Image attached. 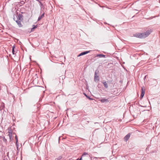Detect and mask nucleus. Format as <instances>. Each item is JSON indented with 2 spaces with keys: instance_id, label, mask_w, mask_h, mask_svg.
I'll return each instance as SVG.
<instances>
[{
  "instance_id": "14",
  "label": "nucleus",
  "mask_w": 160,
  "mask_h": 160,
  "mask_svg": "<svg viewBox=\"0 0 160 160\" xmlns=\"http://www.w3.org/2000/svg\"><path fill=\"white\" fill-rule=\"evenodd\" d=\"M5 108L4 104L3 102H2L0 108L1 109V110L2 109H3Z\"/></svg>"
},
{
  "instance_id": "18",
  "label": "nucleus",
  "mask_w": 160,
  "mask_h": 160,
  "mask_svg": "<svg viewBox=\"0 0 160 160\" xmlns=\"http://www.w3.org/2000/svg\"><path fill=\"white\" fill-rule=\"evenodd\" d=\"M32 26H33V27L31 29V30L32 31L34 29H35L36 28H37L38 27V25H33Z\"/></svg>"
},
{
  "instance_id": "8",
  "label": "nucleus",
  "mask_w": 160,
  "mask_h": 160,
  "mask_svg": "<svg viewBox=\"0 0 160 160\" xmlns=\"http://www.w3.org/2000/svg\"><path fill=\"white\" fill-rule=\"evenodd\" d=\"M102 83L103 84L104 87L106 88H108V84L106 81L104 80L102 82Z\"/></svg>"
},
{
  "instance_id": "10",
  "label": "nucleus",
  "mask_w": 160,
  "mask_h": 160,
  "mask_svg": "<svg viewBox=\"0 0 160 160\" xmlns=\"http://www.w3.org/2000/svg\"><path fill=\"white\" fill-rule=\"evenodd\" d=\"M99 101H100L102 103H104L105 102H109V100L108 99H102L99 100Z\"/></svg>"
},
{
  "instance_id": "23",
  "label": "nucleus",
  "mask_w": 160,
  "mask_h": 160,
  "mask_svg": "<svg viewBox=\"0 0 160 160\" xmlns=\"http://www.w3.org/2000/svg\"><path fill=\"white\" fill-rule=\"evenodd\" d=\"M15 51L14 50H12V53L13 55L15 54Z\"/></svg>"
},
{
  "instance_id": "15",
  "label": "nucleus",
  "mask_w": 160,
  "mask_h": 160,
  "mask_svg": "<svg viewBox=\"0 0 160 160\" xmlns=\"http://www.w3.org/2000/svg\"><path fill=\"white\" fill-rule=\"evenodd\" d=\"M39 3L40 5L41 9L42 10V8L43 9L44 8V5L42 3L41 1L39 2Z\"/></svg>"
},
{
  "instance_id": "3",
  "label": "nucleus",
  "mask_w": 160,
  "mask_h": 160,
  "mask_svg": "<svg viewBox=\"0 0 160 160\" xmlns=\"http://www.w3.org/2000/svg\"><path fill=\"white\" fill-rule=\"evenodd\" d=\"M91 50L85 51L83 52H82L80 53L78 56V57H79L84 55H85L88 53L90 52H91Z\"/></svg>"
},
{
  "instance_id": "26",
  "label": "nucleus",
  "mask_w": 160,
  "mask_h": 160,
  "mask_svg": "<svg viewBox=\"0 0 160 160\" xmlns=\"http://www.w3.org/2000/svg\"><path fill=\"white\" fill-rule=\"evenodd\" d=\"M146 77H147V76H146H146H145V77H144V78H143V79H144V80H145V79H146Z\"/></svg>"
},
{
  "instance_id": "32",
  "label": "nucleus",
  "mask_w": 160,
  "mask_h": 160,
  "mask_svg": "<svg viewBox=\"0 0 160 160\" xmlns=\"http://www.w3.org/2000/svg\"><path fill=\"white\" fill-rule=\"evenodd\" d=\"M76 160H78V158L77 159H76Z\"/></svg>"
},
{
  "instance_id": "5",
  "label": "nucleus",
  "mask_w": 160,
  "mask_h": 160,
  "mask_svg": "<svg viewBox=\"0 0 160 160\" xmlns=\"http://www.w3.org/2000/svg\"><path fill=\"white\" fill-rule=\"evenodd\" d=\"M23 16L22 14H18L17 16V18L18 20L22 21L23 20Z\"/></svg>"
},
{
  "instance_id": "6",
  "label": "nucleus",
  "mask_w": 160,
  "mask_h": 160,
  "mask_svg": "<svg viewBox=\"0 0 160 160\" xmlns=\"http://www.w3.org/2000/svg\"><path fill=\"white\" fill-rule=\"evenodd\" d=\"M141 90V93L140 96V98L141 99L144 96L145 92V89L143 88H142Z\"/></svg>"
},
{
  "instance_id": "13",
  "label": "nucleus",
  "mask_w": 160,
  "mask_h": 160,
  "mask_svg": "<svg viewBox=\"0 0 160 160\" xmlns=\"http://www.w3.org/2000/svg\"><path fill=\"white\" fill-rule=\"evenodd\" d=\"M26 1V0H22V1L18 2V3L21 4V5H20V6H21L25 3V2Z\"/></svg>"
},
{
  "instance_id": "17",
  "label": "nucleus",
  "mask_w": 160,
  "mask_h": 160,
  "mask_svg": "<svg viewBox=\"0 0 160 160\" xmlns=\"http://www.w3.org/2000/svg\"><path fill=\"white\" fill-rule=\"evenodd\" d=\"M8 136H9L10 140L12 138V134L11 132H9V134H8Z\"/></svg>"
},
{
  "instance_id": "24",
  "label": "nucleus",
  "mask_w": 160,
  "mask_h": 160,
  "mask_svg": "<svg viewBox=\"0 0 160 160\" xmlns=\"http://www.w3.org/2000/svg\"><path fill=\"white\" fill-rule=\"evenodd\" d=\"M156 17V16H154V17H153V18H155V17ZM153 18V17H150V18H149V19H152Z\"/></svg>"
},
{
  "instance_id": "19",
  "label": "nucleus",
  "mask_w": 160,
  "mask_h": 160,
  "mask_svg": "<svg viewBox=\"0 0 160 160\" xmlns=\"http://www.w3.org/2000/svg\"><path fill=\"white\" fill-rule=\"evenodd\" d=\"M88 155V153L87 152H84L82 153V156L81 157H83L85 156V155Z\"/></svg>"
},
{
  "instance_id": "9",
  "label": "nucleus",
  "mask_w": 160,
  "mask_h": 160,
  "mask_svg": "<svg viewBox=\"0 0 160 160\" xmlns=\"http://www.w3.org/2000/svg\"><path fill=\"white\" fill-rule=\"evenodd\" d=\"M99 57V58H106V56L102 54H98L95 56V57Z\"/></svg>"
},
{
  "instance_id": "16",
  "label": "nucleus",
  "mask_w": 160,
  "mask_h": 160,
  "mask_svg": "<svg viewBox=\"0 0 160 160\" xmlns=\"http://www.w3.org/2000/svg\"><path fill=\"white\" fill-rule=\"evenodd\" d=\"M84 95L85 96H86V97L88 98L89 100H93V99H92V98H90L88 96H87V95L85 93H83Z\"/></svg>"
},
{
  "instance_id": "25",
  "label": "nucleus",
  "mask_w": 160,
  "mask_h": 160,
  "mask_svg": "<svg viewBox=\"0 0 160 160\" xmlns=\"http://www.w3.org/2000/svg\"><path fill=\"white\" fill-rule=\"evenodd\" d=\"M15 47L14 46H13L12 47V50H14Z\"/></svg>"
},
{
  "instance_id": "30",
  "label": "nucleus",
  "mask_w": 160,
  "mask_h": 160,
  "mask_svg": "<svg viewBox=\"0 0 160 160\" xmlns=\"http://www.w3.org/2000/svg\"><path fill=\"white\" fill-rule=\"evenodd\" d=\"M25 12H21V14H23V13H25Z\"/></svg>"
},
{
  "instance_id": "7",
  "label": "nucleus",
  "mask_w": 160,
  "mask_h": 160,
  "mask_svg": "<svg viewBox=\"0 0 160 160\" xmlns=\"http://www.w3.org/2000/svg\"><path fill=\"white\" fill-rule=\"evenodd\" d=\"M130 136V133L128 134L124 138V140L127 142L129 139Z\"/></svg>"
},
{
  "instance_id": "2",
  "label": "nucleus",
  "mask_w": 160,
  "mask_h": 160,
  "mask_svg": "<svg viewBox=\"0 0 160 160\" xmlns=\"http://www.w3.org/2000/svg\"><path fill=\"white\" fill-rule=\"evenodd\" d=\"M152 32V30L151 29H150L148 30L145 32H142L144 34L143 35V38H145L148 36Z\"/></svg>"
},
{
  "instance_id": "20",
  "label": "nucleus",
  "mask_w": 160,
  "mask_h": 160,
  "mask_svg": "<svg viewBox=\"0 0 160 160\" xmlns=\"http://www.w3.org/2000/svg\"><path fill=\"white\" fill-rule=\"evenodd\" d=\"M15 139L16 140V142H18V139L17 136L16 135V136H15Z\"/></svg>"
},
{
  "instance_id": "33",
  "label": "nucleus",
  "mask_w": 160,
  "mask_h": 160,
  "mask_svg": "<svg viewBox=\"0 0 160 160\" xmlns=\"http://www.w3.org/2000/svg\"><path fill=\"white\" fill-rule=\"evenodd\" d=\"M3 160H5V159H3Z\"/></svg>"
},
{
  "instance_id": "4",
  "label": "nucleus",
  "mask_w": 160,
  "mask_h": 160,
  "mask_svg": "<svg viewBox=\"0 0 160 160\" xmlns=\"http://www.w3.org/2000/svg\"><path fill=\"white\" fill-rule=\"evenodd\" d=\"M13 19L14 21H16L17 24H18V25L19 26V27H22V25L21 23V21L17 19L16 20H15V18H13Z\"/></svg>"
},
{
  "instance_id": "21",
  "label": "nucleus",
  "mask_w": 160,
  "mask_h": 160,
  "mask_svg": "<svg viewBox=\"0 0 160 160\" xmlns=\"http://www.w3.org/2000/svg\"><path fill=\"white\" fill-rule=\"evenodd\" d=\"M62 157L61 156H59L58 158H57L58 160H60L62 158Z\"/></svg>"
},
{
  "instance_id": "31",
  "label": "nucleus",
  "mask_w": 160,
  "mask_h": 160,
  "mask_svg": "<svg viewBox=\"0 0 160 160\" xmlns=\"http://www.w3.org/2000/svg\"><path fill=\"white\" fill-rule=\"evenodd\" d=\"M60 137H59V139H60Z\"/></svg>"
},
{
  "instance_id": "27",
  "label": "nucleus",
  "mask_w": 160,
  "mask_h": 160,
  "mask_svg": "<svg viewBox=\"0 0 160 160\" xmlns=\"http://www.w3.org/2000/svg\"><path fill=\"white\" fill-rule=\"evenodd\" d=\"M139 106H140V107H144L143 106H142V105H139ZM144 107H146V106H145Z\"/></svg>"
},
{
  "instance_id": "1",
  "label": "nucleus",
  "mask_w": 160,
  "mask_h": 160,
  "mask_svg": "<svg viewBox=\"0 0 160 160\" xmlns=\"http://www.w3.org/2000/svg\"><path fill=\"white\" fill-rule=\"evenodd\" d=\"M143 34L142 32H139L133 34V36L134 37H136L140 38H143Z\"/></svg>"
},
{
  "instance_id": "28",
  "label": "nucleus",
  "mask_w": 160,
  "mask_h": 160,
  "mask_svg": "<svg viewBox=\"0 0 160 160\" xmlns=\"http://www.w3.org/2000/svg\"><path fill=\"white\" fill-rule=\"evenodd\" d=\"M79 160H82V157H81V158Z\"/></svg>"
},
{
  "instance_id": "22",
  "label": "nucleus",
  "mask_w": 160,
  "mask_h": 160,
  "mask_svg": "<svg viewBox=\"0 0 160 160\" xmlns=\"http://www.w3.org/2000/svg\"><path fill=\"white\" fill-rule=\"evenodd\" d=\"M16 146H17V148L18 149V147H19V145H18V142H16Z\"/></svg>"
},
{
  "instance_id": "11",
  "label": "nucleus",
  "mask_w": 160,
  "mask_h": 160,
  "mask_svg": "<svg viewBox=\"0 0 160 160\" xmlns=\"http://www.w3.org/2000/svg\"><path fill=\"white\" fill-rule=\"evenodd\" d=\"M45 13L44 12H43L41 16H40L38 18V21H40L41 19H42V18L44 15Z\"/></svg>"
},
{
  "instance_id": "29",
  "label": "nucleus",
  "mask_w": 160,
  "mask_h": 160,
  "mask_svg": "<svg viewBox=\"0 0 160 160\" xmlns=\"http://www.w3.org/2000/svg\"><path fill=\"white\" fill-rule=\"evenodd\" d=\"M36 1H38L39 2H40V1L39 0H36Z\"/></svg>"
},
{
  "instance_id": "12",
  "label": "nucleus",
  "mask_w": 160,
  "mask_h": 160,
  "mask_svg": "<svg viewBox=\"0 0 160 160\" xmlns=\"http://www.w3.org/2000/svg\"><path fill=\"white\" fill-rule=\"evenodd\" d=\"M96 74H97L96 72H95V76H94V81L95 82L97 80V78H98V80H99V79H98L99 76L98 75H97Z\"/></svg>"
}]
</instances>
